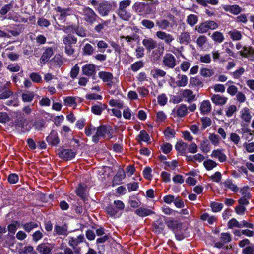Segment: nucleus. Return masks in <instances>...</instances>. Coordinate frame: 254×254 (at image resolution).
Wrapping results in <instances>:
<instances>
[{
    "mask_svg": "<svg viewBox=\"0 0 254 254\" xmlns=\"http://www.w3.org/2000/svg\"><path fill=\"white\" fill-rule=\"evenodd\" d=\"M142 43L148 52H150L151 50L155 49L152 51V54L157 59L160 57L164 51V47H157L156 41L151 38H145L142 40Z\"/></svg>",
    "mask_w": 254,
    "mask_h": 254,
    "instance_id": "obj_1",
    "label": "nucleus"
},
{
    "mask_svg": "<svg viewBox=\"0 0 254 254\" xmlns=\"http://www.w3.org/2000/svg\"><path fill=\"white\" fill-rule=\"evenodd\" d=\"M100 137L106 138L108 139L111 138L112 134L110 132V127L105 125L99 126L97 129L96 134L92 136V141L94 143H97Z\"/></svg>",
    "mask_w": 254,
    "mask_h": 254,
    "instance_id": "obj_2",
    "label": "nucleus"
},
{
    "mask_svg": "<svg viewBox=\"0 0 254 254\" xmlns=\"http://www.w3.org/2000/svg\"><path fill=\"white\" fill-rule=\"evenodd\" d=\"M219 25L215 21L208 20L200 23L196 28L198 32L201 34L206 33L209 29L215 30L218 28Z\"/></svg>",
    "mask_w": 254,
    "mask_h": 254,
    "instance_id": "obj_3",
    "label": "nucleus"
},
{
    "mask_svg": "<svg viewBox=\"0 0 254 254\" xmlns=\"http://www.w3.org/2000/svg\"><path fill=\"white\" fill-rule=\"evenodd\" d=\"M83 15L84 20L90 25H92L96 22L98 17L96 13L89 7H85L83 9Z\"/></svg>",
    "mask_w": 254,
    "mask_h": 254,
    "instance_id": "obj_4",
    "label": "nucleus"
},
{
    "mask_svg": "<svg viewBox=\"0 0 254 254\" xmlns=\"http://www.w3.org/2000/svg\"><path fill=\"white\" fill-rule=\"evenodd\" d=\"M55 11L56 12L57 16L60 20L64 21L66 18L73 14V10L70 7L62 8L61 6H57L54 8Z\"/></svg>",
    "mask_w": 254,
    "mask_h": 254,
    "instance_id": "obj_5",
    "label": "nucleus"
},
{
    "mask_svg": "<svg viewBox=\"0 0 254 254\" xmlns=\"http://www.w3.org/2000/svg\"><path fill=\"white\" fill-rule=\"evenodd\" d=\"M239 53L242 57L248 58L251 61H254V49L252 47L244 46Z\"/></svg>",
    "mask_w": 254,
    "mask_h": 254,
    "instance_id": "obj_6",
    "label": "nucleus"
},
{
    "mask_svg": "<svg viewBox=\"0 0 254 254\" xmlns=\"http://www.w3.org/2000/svg\"><path fill=\"white\" fill-rule=\"evenodd\" d=\"M112 8V5L109 2L106 1L98 4L97 10L100 15L105 16L108 14Z\"/></svg>",
    "mask_w": 254,
    "mask_h": 254,
    "instance_id": "obj_7",
    "label": "nucleus"
},
{
    "mask_svg": "<svg viewBox=\"0 0 254 254\" xmlns=\"http://www.w3.org/2000/svg\"><path fill=\"white\" fill-rule=\"evenodd\" d=\"M163 64L165 66L173 68L176 65V60L171 54H167L163 57Z\"/></svg>",
    "mask_w": 254,
    "mask_h": 254,
    "instance_id": "obj_8",
    "label": "nucleus"
},
{
    "mask_svg": "<svg viewBox=\"0 0 254 254\" xmlns=\"http://www.w3.org/2000/svg\"><path fill=\"white\" fill-rule=\"evenodd\" d=\"M16 127L18 128H21L23 132L29 131L31 130V126L28 125L27 120L25 118L23 117L19 118L15 122Z\"/></svg>",
    "mask_w": 254,
    "mask_h": 254,
    "instance_id": "obj_9",
    "label": "nucleus"
},
{
    "mask_svg": "<svg viewBox=\"0 0 254 254\" xmlns=\"http://www.w3.org/2000/svg\"><path fill=\"white\" fill-rule=\"evenodd\" d=\"M156 36L158 39L164 41L167 45H170L174 40V38L172 35L162 31H157L156 33Z\"/></svg>",
    "mask_w": 254,
    "mask_h": 254,
    "instance_id": "obj_10",
    "label": "nucleus"
},
{
    "mask_svg": "<svg viewBox=\"0 0 254 254\" xmlns=\"http://www.w3.org/2000/svg\"><path fill=\"white\" fill-rule=\"evenodd\" d=\"M76 152L72 150L68 149H62L58 153V155L61 158L66 160H71L74 158Z\"/></svg>",
    "mask_w": 254,
    "mask_h": 254,
    "instance_id": "obj_11",
    "label": "nucleus"
},
{
    "mask_svg": "<svg viewBox=\"0 0 254 254\" xmlns=\"http://www.w3.org/2000/svg\"><path fill=\"white\" fill-rule=\"evenodd\" d=\"M240 117L243 122L247 124L250 123L252 119L251 112L250 109L246 107L243 108L240 111Z\"/></svg>",
    "mask_w": 254,
    "mask_h": 254,
    "instance_id": "obj_12",
    "label": "nucleus"
},
{
    "mask_svg": "<svg viewBox=\"0 0 254 254\" xmlns=\"http://www.w3.org/2000/svg\"><path fill=\"white\" fill-rule=\"evenodd\" d=\"M248 189V187H244L240 190V193L242 195V197L239 200L240 205H247L249 204L248 199L250 197V193L247 191Z\"/></svg>",
    "mask_w": 254,
    "mask_h": 254,
    "instance_id": "obj_13",
    "label": "nucleus"
},
{
    "mask_svg": "<svg viewBox=\"0 0 254 254\" xmlns=\"http://www.w3.org/2000/svg\"><path fill=\"white\" fill-rule=\"evenodd\" d=\"M153 227L154 232L157 234H160L164 231L165 227V223L164 220L159 219L153 223Z\"/></svg>",
    "mask_w": 254,
    "mask_h": 254,
    "instance_id": "obj_14",
    "label": "nucleus"
},
{
    "mask_svg": "<svg viewBox=\"0 0 254 254\" xmlns=\"http://www.w3.org/2000/svg\"><path fill=\"white\" fill-rule=\"evenodd\" d=\"M53 247L49 244L42 243L36 248V250L41 254H51Z\"/></svg>",
    "mask_w": 254,
    "mask_h": 254,
    "instance_id": "obj_15",
    "label": "nucleus"
},
{
    "mask_svg": "<svg viewBox=\"0 0 254 254\" xmlns=\"http://www.w3.org/2000/svg\"><path fill=\"white\" fill-rule=\"evenodd\" d=\"M147 4L142 2L135 3L133 6V9L139 15H143L145 13V9Z\"/></svg>",
    "mask_w": 254,
    "mask_h": 254,
    "instance_id": "obj_16",
    "label": "nucleus"
},
{
    "mask_svg": "<svg viewBox=\"0 0 254 254\" xmlns=\"http://www.w3.org/2000/svg\"><path fill=\"white\" fill-rule=\"evenodd\" d=\"M211 99L213 103L218 105H223L227 101L228 98L219 94H214Z\"/></svg>",
    "mask_w": 254,
    "mask_h": 254,
    "instance_id": "obj_17",
    "label": "nucleus"
},
{
    "mask_svg": "<svg viewBox=\"0 0 254 254\" xmlns=\"http://www.w3.org/2000/svg\"><path fill=\"white\" fill-rule=\"evenodd\" d=\"M178 40L180 44L187 45L191 42V37L188 32L184 31L179 35Z\"/></svg>",
    "mask_w": 254,
    "mask_h": 254,
    "instance_id": "obj_18",
    "label": "nucleus"
},
{
    "mask_svg": "<svg viewBox=\"0 0 254 254\" xmlns=\"http://www.w3.org/2000/svg\"><path fill=\"white\" fill-rule=\"evenodd\" d=\"M82 71L86 76H91L95 73V66L92 64H87L82 67Z\"/></svg>",
    "mask_w": 254,
    "mask_h": 254,
    "instance_id": "obj_19",
    "label": "nucleus"
},
{
    "mask_svg": "<svg viewBox=\"0 0 254 254\" xmlns=\"http://www.w3.org/2000/svg\"><path fill=\"white\" fill-rule=\"evenodd\" d=\"M223 9L227 12H229L233 14L237 15L241 12V8L237 5L223 6Z\"/></svg>",
    "mask_w": 254,
    "mask_h": 254,
    "instance_id": "obj_20",
    "label": "nucleus"
},
{
    "mask_svg": "<svg viewBox=\"0 0 254 254\" xmlns=\"http://www.w3.org/2000/svg\"><path fill=\"white\" fill-rule=\"evenodd\" d=\"M106 107V105L101 103H98V104H95L91 107V111L95 115H100Z\"/></svg>",
    "mask_w": 254,
    "mask_h": 254,
    "instance_id": "obj_21",
    "label": "nucleus"
},
{
    "mask_svg": "<svg viewBox=\"0 0 254 254\" xmlns=\"http://www.w3.org/2000/svg\"><path fill=\"white\" fill-rule=\"evenodd\" d=\"M135 213L139 217H144L153 214L154 212L150 209L141 207L135 211Z\"/></svg>",
    "mask_w": 254,
    "mask_h": 254,
    "instance_id": "obj_22",
    "label": "nucleus"
},
{
    "mask_svg": "<svg viewBox=\"0 0 254 254\" xmlns=\"http://www.w3.org/2000/svg\"><path fill=\"white\" fill-rule=\"evenodd\" d=\"M47 141L52 145L56 146L59 143V139L57 133L54 131L51 132L50 135L46 137Z\"/></svg>",
    "mask_w": 254,
    "mask_h": 254,
    "instance_id": "obj_23",
    "label": "nucleus"
},
{
    "mask_svg": "<svg viewBox=\"0 0 254 254\" xmlns=\"http://www.w3.org/2000/svg\"><path fill=\"white\" fill-rule=\"evenodd\" d=\"M86 188L84 184H80L78 188L76 190V193L83 201L86 200Z\"/></svg>",
    "mask_w": 254,
    "mask_h": 254,
    "instance_id": "obj_24",
    "label": "nucleus"
},
{
    "mask_svg": "<svg viewBox=\"0 0 254 254\" xmlns=\"http://www.w3.org/2000/svg\"><path fill=\"white\" fill-rule=\"evenodd\" d=\"M211 156L215 158H217L221 162H225L227 160L226 155L223 153L221 150L217 149L213 150Z\"/></svg>",
    "mask_w": 254,
    "mask_h": 254,
    "instance_id": "obj_25",
    "label": "nucleus"
},
{
    "mask_svg": "<svg viewBox=\"0 0 254 254\" xmlns=\"http://www.w3.org/2000/svg\"><path fill=\"white\" fill-rule=\"evenodd\" d=\"M53 54V50L52 48L49 47L46 49L40 59V63H45L46 62L48 61Z\"/></svg>",
    "mask_w": 254,
    "mask_h": 254,
    "instance_id": "obj_26",
    "label": "nucleus"
},
{
    "mask_svg": "<svg viewBox=\"0 0 254 254\" xmlns=\"http://www.w3.org/2000/svg\"><path fill=\"white\" fill-rule=\"evenodd\" d=\"M178 80L176 82V85L178 87H185L188 84V79L186 75L178 74Z\"/></svg>",
    "mask_w": 254,
    "mask_h": 254,
    "instance_id": "obj_27",
    "label": "nucleus"
},
{
    "mask_svg": "<svg viewBox=\"0 0 254 254\" xmlns=\"http://www.w3.org/2000/svg\"><path fill=\"white\" fill-rule=\"evenodd\" d=\"M223 185L226 189H230L234 192H236L239 190L238 187L234 184L230 179H227L223 183Z\"/></svg>",
    "mask_w": 254,
    "mask_h": 254,
    "instance_id": "obj_28",
    "label": "nucleus"
},
{
    "mask_svg": "<svg viewBox=\"0 0 254 254\" xmlns=\"http://www.w3.org/2000/svg\"><path fill=\"white\" fill-rule=\"evenodd\" d=\"M84 235H80L76 238H71L69 241V244L73 248L76 247L79 244L85 241Z\"/></svg>",
    "mask_w": 254,
    "mask_h": 254,
    "instance_id": "obj_29",
    "label": "nucleus"
},
{
    "mask_svg": "<svg viewBox=\"0 0 254 254\" xmlns=\"http://www.w3.org/2000/svg\"><path fill=\"white\" fill-rule=\"evenodd\" d=\"M63 42L65 45H72L75 44L77 42V38L71 34L64 37Z\"/></svg>",
    "mask_w": 254,
    "mask_h": 254,
    "instance_id": "obj_30",
    "label": "nucleus"
},
{
    "mask_svg": "<svg viewBox=\"0 0 254 254\" xmlns=\"http://www.w3.org/2000/svg\"><path fill=\"white\" fill-rule=\"evenodd\" d=\"M211 109V105L208 100L203 101L200 105V110L202 113L205 114L209 113Z\"/></svg>",
    "mask_w": 254,
    "mask_h": 254,
    "instance_id": "obj_31",
    "label": "nucleus"
},
{
    "mask_svg": "<svg viewBox=\"0 0 254 254\" xmlns=\"http://www.w3.org/2000/svg\"><path fill=\"white\" fill-rule=\"evenodd\" d=\"M99 77L104 82H108L113 80V76L112 73L108 72L101 71L99 72Z\"/></svg>",
    "mask_w": 254,
    "mask_h": 254,
    "instance_id": "obj_32",
    "label": "nucleus"
},
{
    "mask_svg": "<svg viewBox=\"0 0 254 254\" xmlns=\"http://www.w3.org/2000/svg\"><path fill=\"white\" fill-rule=\"evenodd\" d=\"M212 39L216 43H221L224 40V37L222 33L219 31H215L210 36Z\"/></svg>",
    "mask_w": 254,
    "mask_h": 254,
    "instance_id": "obj_33",
    "label": "nucleus"
},
{
    "mask_svg": "<svg viewBox=\"0 0 254 254\" xmlns=\"http://www.w3.org/2000/svg\"><path fill=\"white\" fill-rule=\"evenodd\" d=\"M182 96L183 98H187L188 102L193 100L195 98V95L193 94L192 91L190 89L184 90L182 91Z\"/></svg>",
    "mask_w": 254,
    "mask_h": 254,
    "instance_id": "obj_34",
    "label": "nucleus"
},
{
    "mask_svg": "<svg viewBox=\"0 0 254 254\" xmlns=\"http://www.w3.org/2000/svg\"><path fill=\"white\" fill-rule=\"evenodd\" d=\"M188 145L187 143L180 141L177 142L175 145L176 150L181 154H184L185 152V150L187 148Z\"/></svg>",
    "mask_w": 254,
    "mask_h": 254,
    "instance_id": "obj_35",
    "label": "nucleus"
},
{
    "mask_svg": "<svg viewBox=\"0 0 254 254\" xmlns=\"http://www.w3.org/2000/svg\"><path fill=\"white\" fill-rule=\"evenodd\" d=\"M118 15L125 21H128L131 18V14L127 10H118Z\"/></svg>",
    "mask_w": 254,
    "mask_h": 254,
    "instance_id": "obj_36",
    "label": "nucleus"
},
{
    "mask_svg": "<svg viewBox=\"0 0 254 254\" xmlns=\"http://www.w3.org/2000/svg\"><path fill=\"white\" fill-rule=\"evenodd\" d=\"M200 148L204 153H207L210 151L211 147L208 140H202L200 144Z\"/></svg>",
    "mask_w": 254,
    "mask_h": 254,
    "instance_id": "obj_37",
    "label": "nucleus"
},
{
    "mask_svg": "<svg viewBox=\"0 0 254 254\" xmlns=\"http://www.w3.org/2000/svg\"><path fill=\"white\" fill-rule=\"evenodd\" d=\"M156 26L159 29L162 30L167 29L170 26V22L166 19H162L160 20H157L156 21Z\"/></svg>",
    "mask_w": 254,
    "mask_h": 254,
    "instance_id": "obj_38",
    "label": "nucleus"
},
{
    "mask_svg": "<svg viewBox=\"0 0 254 254\" xmlns=\"http://www.w3.org/2000/svg\"><path fill=\"white\" fill-rule=\"evenodd\" d=\"M125 177L126 174L124 170L120 169L114 176L113 182L115 183H118V182L121 181L123 179H124Z\"/></svg>",
    "mask_w": 254,
    "mask_h": 254,
    "instance_id": "obj_39",
    "label": "nucleus"
},
{
    "mask_svg": "<svg viewBox=\"0 0 254 254\" xmlns=\"http://www.w3.org/2000/svg\"><path fill=\"white\" fill-rule=\"evenodd\" d=\"M151 74L154 78H158L165 76L166 72L162 69L156 68L151 70Z\"/></svg>",
    "mask_w": 254,
    "mask_h": 254,
    "instance_id": "obj_40",
    "label": "nucleus"
},
{
    "mask_svg": "<svg viewBox=\"0 0 254 254\" xmlns=\"http://www.w3.org/2000/svg\"><path fill=\"white\" fill-rule=\"evenodd\" d=\"M166 225L167 227L171 229L173 231H175L176 229H177L178 228L180 227V224L178 222L177 220H169L166 222Z\"/></svg>",
    "mask_w": 254,
    "mask_h": 254,
    "instance_id": "obj_41",
    "label": "nucleus"
},
{
    "mask_svg": "<svg viewBox=\"0 0 254 254\" xmlns=\"http://www.w3.org/2000/svg\"><path fill=\"white\" fill-rule=\"evenodd\" d=\"M228 34L234 41L240 40L242 37L241 32L237 30L230 31L228 32Z\"/></svg>",
    "mask_w": 254,
    "mask_h": 254,
    "instance_id": "obj_42",
    "label": "nucleus"
},
{
    "mask_svg": "<svg viewBox=\"0 0 254 254\" xmlns=\"http://www.w3.org/2000/svg\"><path fill=\"white\" fill-rule=\"evenodd\" d=\"M203 164L207 170H211L217 165V163L216 162L211 159H208L204 161Z\"/></svg>",
    "mask_w": 254,
    "mask_h": 254,
    "instance_id": "obj_43",
    "label": "nucleus"
},
{
    "mask_svg": "<svg viewBox=\"0 0 254 254\" xmlns=\"http://www.w3.org/2000/svg\"><path fill=\"white\" fill-rule=\"evenodd\" d=\"M34 97V94L33 92L27 91L22 95V100L24 102H31L33 100Z\"/></svg>",
    "mask_w": 254,
    "mask_h": 254,
    "instance_id": "obj_44",
    "label": "nucleus"
},
{
    "mask_svg": "<svg viewBox=\"0 0 254 254\" xmlns=\"http://www.w3.org/2000/svg\"><path fill=\"white\" fill-rule=\"evenodd\" d=\"M84 55H91L94 52V48L90 44H86L83 48Z\"/></svg>",
    "mask_w": 254,
    "mask_h": 254,
    "instance_id": "obj_45",
    "label": "nucleus"
},
{
    "mask_svg": "<svg viewBox=\"0 0 254 254\" xmlns=\"http://www.w3.org/2000/svg\"><path fill=\"white\" fill-rule=\"evenodd\" d=\"M187 22L190 25L194 26L198 22V17L194 14H190L187 17Z\"/></svg>",
    "mask_w": 254,
    "mask_h": 254,
    "instance_id": "obj_46",
    "label": "nucleus"
},
{
    "mask_svg": "<svg viewBox=\"0 0 254 254\" xmlns=\"http://www.w3.org/2000/svg\"><path fill=\"white\" fill-rule=\"evenodd\" d=\"M188 108L186 105L182 104L180 106L177 111V114L179 117H183L186 115L188 112Z\"/></svg>",
    "mask_w": 254,
    "mask_h": 254,
    "instance_id": "obj_47",
    "label": "nucleus"
},
{
    "mask_svg": "<svg viewBox=\"0 0 254 254\" xmlns=\"http://www.w3.org/2000/svg\"><path fill=\"white\" fill-rule=\"evenodd\" d=\"M190 84L192 86H201L202 87L203 84L202 82L196 77H191L190 80Z\"/></svg>",
    "mask_w": 254,
    "mask_h": 254,
    "instance_id": "obj_48",
    "label": "nucleus"
},
{
    "mask_svg": "<svg viewBox=\"0 0 254 254\" xmlns=\"http://www.w3.org/2000/svg\"><path fill=\"white\" fill-rule=\"evenodd\" d=\"M38 227V224L34 222H30L29 223H25L23 225V228L24 229L28 232H30L33 229L35 228H37Z\"/></svg>",
    "mask_w": 254,
    "mask_h": 254,
    "instance_id": "obj_49",
    "label": "nucleus"
},
{
    "mask_svg": "<svg viewBox=\"0 0 254 254\" xmlns=\"http://www.w3.org/2000/svg\"><path fill=\"white\" fill-rule=\"evenodd\" d=\"M208 138L213 145L216 146L219 144L220 138L218 135L214 133H210Z\"/></svg>",
    "mask_w": 254,
    "mask_h": 254,
    "instance_id": "obj_50",
    "label": "nucleus"
},
{
    "mask_svg": "<svg viewBox=\"0 0 254 254\" xmlns=\"http://www.w3.org/2000/svg\"><path fill=\"white\" fill-rule=\"evenodd\" d=\"M207 41V38L205 35H201L198 37L196 40V43L198 46L202 48L203 46L206 44Z\"/></svg>",
    "mask_w": 254,
    "mask_h": 254,
    "instance_id": "obj_51",
    "label": "nucleus"
},
{
    "mask_svg": "<svg viewBox=\"0 0 254 254\" xmlns=\"http://www.w3.org/2000/svg\"><path fill=\"white\" fill-rule=\"evenodd\" d=\"M223 205L221 203L212 202L211 203V207L214 212H219L223 208Z\"/></svg>",
    "mask_w": 254,
    "mask_h": 254,
    "instance_id": "obj_52",
    "label": "nucleus"
},
{
    "mask_svg": "<svg viewBox=\"0 0 254 254\" xmlns=\"http://www.w3.org/2000/svg\"><path fill=\"white\" fill-rule=\"evenodd\" d=\"M143 66V63L139 61L133 63L130 66V69L134 72H136Z\"/></svg>",
    "mask_w": 254,
    "mask_h": 254,
    "instance_id": "obj_53",
    "label": "nucleus"
},
{
    "mask_svg": "<svg viewBox=\"0 0 254 254\" xmlns=\"http://www.w3.org/2000/svg\"><path fill=\"white\" fill-rule=\"evenodd\" d=\"M106 211L108 214L110 216H114L117 215L119 212V210L116 209V207L114 205H110L106 208Z\"/></svg>",
    "mask_w": 254,
    "mask_h": 254,
    "instance_id": "obj_54",
    "label": "nucleus"
},
{
    "mask_svg": "<svg viewBox=\"0 0 254 254\" xmlns=\"http://www.w3.org/2000/svg\"><path fill=\"white\" fill-rule=\"evenodd\" d=\"M55 231L58 235H66L67 229L66 226H60L56 225L55 227Z\"/></svg>",
    "mask_w": 254,
    "mask_h": 254,
    "instance_id": "obj_55",
    "label": "nucleus"
},
{
    "mask_svg": "<svg viewBox=\"0 0 254 254\" xmlns=\"http://www.w3.org/2000/svg\"><path fill=\"white\" fill-rule=\"evenodd\" d=\"M237 107L234 105L229 106L226 111V115L228 117H231L237 111Z\"/></svg>",
    "mask_w": 254,
    "mask_h": 254,
    "instance_id": "obj_56",
    "label": "nucleus"
},
{
    "mask_svg": "<svg viewBox=\"0 0 254 254\" xmlns=\"http://www.w3.org/2000/svg\"><path fill=\"white\" fill-rule=\"evenodd\" d=\"M214 73V71L210 69L202 68L200 70L201 75L204 77H211Z\"/></svg>",
    "mask_w": 254,
    "mask_h": 254,
    "instance_id": "obj_57",
    "label": "nucleus"
},
{
    "mask_svg": "<svg viewBox=\"0 0 254 254\" xmlns=\"http://www.w3.org/2000/svg\"><path fill=\"white\" fill-rule=\"evenodd\" d=\"M242 253L244 254H254V245L251 244L246 246L243 249Z\"/></svg>",
    "mask_w": 254,
    "mask_h": 254,
    "instance_id": "obj_58",
    "label": "nucleus"
},
{
    "mask_svg": "<svg viewBox=\"0 0 254 254\" xmlns=\"http://www.w3.org/2000/svg\"><path fill=\"white\" fill-rule=\"evenodd\" d=\"M220 241L224 244L230 242L231 241L230 235L227 233H222L220 238Z\"/></svg>",
    "mask_w": 254,
    "mask_h": 254,
    "instance_id": "obj_59",
    "label": "nucleus"
},
{
    "mask_svg": "<svg viewBox=\"0 0 254 254\" xmlns=\"http://www.w3.org/2000/svg\"><path fill=\"white\" fill-rule=\"evenodd\" d=\"M141 23L143 26L149 29L153 28L155 25L153 21L147 19H143Z\"/></svg>",
    "mask_w": 254,
    "mask_h": 254,
    "instance_id": "obj_60",
    "label": "nucleus"
},
{
    "mask_svg": "<svg viewBox=\"0 0 254 254\" xmlns=\"http://www.w3.org/2000/svg\"><path fill=\"white\" fill-rule=\"evenodd\" d=\"M130 0H126L119 3V7L118 10H126V8L131 4Z\"/></svg>",
    "mask_w": 254,
    "mask_h": 254,
    "instance_id": "obj_61",
    "label": "nucleus"
},
{
    "mask_svg": "<svg viewBox=\"0 0 254 254\" xmlns=\"http://www.w3.org/2000/svg\"><path fill=\"white\" fill-rule=\"evenodd\" d=\"M144 48L142 46H137L135 49L136 57L139 59L144 55Z\"/></svg>",
    "mask_w": 254,
    "mask_h": 254,
    "instance_id": "obj_62",
    "label": "nucleus"
},
{
    "mask_svg": "<svg viewBox=\"0 0 254 254\" xmlns=\"http://www.w3.org/2000/svg\"><path fill=\"white\" fill-rule=\"evenodd\" d=\"M10 121V117L6 112H0V122L5 123Z\"/></svg>",
    "mask_w": 254,
    "mask_h": 254,
    "instance_id": "obj_63",
    "label": "nucleus"
},
{
    "mask_svg": "<svg viewBox=\"0 0 254 254\" xmlns=\"http://www.w3.org/2000/svg\"><path fill=\"white\" fill-rule=\"evenodd\" d=\"M238 88L235 85H230L227 89V93L232 96L236 95L238 93Z\"/></svg>",
    "mask_w": 254,
    "mask_h": 254,
    "instance_id": "obj_64",
    "label": "nucleus"
}]
</instances>
